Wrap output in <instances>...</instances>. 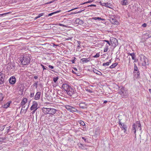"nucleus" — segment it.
<instances>
[{"label": "nucleus", "mask_w": 151, "mask_h": 151, "mask_svg": "<svg viewBox=\"0 0 151 151\" xmlns=\"http://www.w3.org/2000/svg\"><path fill=\"white\" fill-rule=\"evenodd\" d=\"M42 111L45 114L54 115L56 112L57 110L53 108L43 107L42 108Z\"/></svg>", "instance_id": "obj_1"}, {"label": "nucleus", "mask_w": 151, "mask_h": 151, "mask_svg": "<svg viewBox=\"0 0 151 151\" xmlns=\"http://www.w3.org/2000/svg\"><path fill=\"white\" fill-rule=\"evenodd\" d=\"M20 60L22 64L23 65H26L30 63V58L28 56H24L20 57Z\"/></svg>", "instance_id": "obj_2"}, {"label": "nucleus", "mask_w": 151, "mask_h": 151, "mask_svg": "<svg viewBox=\"0 0 151 151\" xmlns=\"http://www.w3.org/2000/svg\"><path fill=\"white\" fill-rule=\"evenodd\" d=\"M119 93L122 98H127L129 95L128 91L124 88L122 87L120 89Z\"/></svg>", "instance_id": "obj_3"}, {"label": "nucleus", "mask_w": 151, "mask_h": 151, "mask_svg": "<svg viewBox=\"0 0 151 151\" xmlns=\"http://www.w3.org/2000/svg\"><path fill=\"white\" fill-rule=\"evenodd\" d=\"M27 99L26 98H24L22 100L21 104L22 106V110H27L28 108L29 104L27 103Z\"/></svg>", "instance_id": "obj_4"}, {"label": "nucleus", "mask_w": 151, "mask_h": 151, "mask_svg": "<svg viewBox=\"0 0 151 151\" xmlns=\"http://www.w3.org/2000/svg\"><path fill=\"white\" fill-rule=\"evenodd\" d=\"M38 104L36 101H33L32 102V105L30 108V110H33L32 113H34L38 109Z\"/></svg>", "instance_id": "obj_5"}, {"label": "nucleus", "mask_w": 151, "mask_h": 151, "mask_svg": "<svg viewBox=\"0 0 151 151\" xmlns=\"http://www.w3.org/2000/svg\"><path fill=\"white\" fill-rule=\"evenodd\" d=\"M112 43L111 41L104 40V45H106L104 48V52L107 51L109 46L111 45Z\"/></svg>", "instance_id": "obj_6"}, {"label": "nucleus", "mask_w": 151, "mask_h": 151, "mask_svg": "<svg viewBox=\"0 0 151 151\" xmlns=\"http://www.w3.org/2000/svg\"><path fill=\"white\" fill-rule=\"evenodd\" d=\"M111 88H110V87H109V88L110 89H112L113 91H117L119 88V86L115 83H113L111 85Z\"/></svg>", "instance_id": "obj_7"}, {"label": "nucleus", "mask_w": 151, "mask_h": 151, "mask_svg": "<svg viewBox=\"0 0 151 151\" xmlns=\"http://www.w3.org/2000/svg\"><path fill=\"white\" fill-rule=\"evenodd\" d=\"M68 90L66 92L67 94L70 96H72L75 93V91L74 89L70 87H69Z\"/></svg>", "instance_id": "obj_8"}, {"label": "nucleus", "mask_w": 151, "mask_h": 151, "mask_svg": "<svg viewBox=\"0 0 151 151\" xmlns=\"http://www.w3.org/2000/svg\"><path fill=\"white\" fill-rule=\"evenodd\" d=\"M112 58H111V57L108 55L107 58L104 60V66L108 65L109 64L111 63V60Z\"/></svg>", "instance_id": "obj_9"}, {"label": "nucleus", "mask_w": 151, "mask_h": 151, "mask_svg": "<svg viewBox=\"0 0 151 151\" xmlns=\"http://www.w3.org/2000/svg\"><path fill=\"white\" fill-rule=\"evenodd\" d=\"M5 74L0 72V85L3 84L5 81Z\"/></svg>", "instance_id": "obj_10"}, {"label": "nucleus", "mask_w": 151, "mask_h": 151, "mask_svg": "<svg viewBox=\"0 0 151 151\" xmlns=\"http://www.w3.org/2000/svg\"><path fill=\"white\" fill-rule=\"evenodd\" d=\"M69 22V21L68 20H67L66 19H64V21H62V22H64V23H65L66 25H65L64 24H63L61 23H59L58 24V25L60 26H62L63 27H65L67 28H68V26L67 25L68 24V22Z\"/></svg>", "instance_id": "obj_11"}, {"label": "nucleus", "mask_w": 151, "mask_h": 151, "mask_svg": "<svg viewBox=\"0 0 151 151\" xmlns=\"http://www.w3.org/2000/svg\"><path fill=\"white\" fill-rule=\"evenodd\" d=\"M141 58V60L143 61L142 64L143 66H145L147 65L146 60L147 58L144 55H142L141 57H140Z\"/></svg>", "instance_id": "obj_12"}, {"label": "nucleus", "mask_w": 151, "mask_h": 151, "mask_svg": "<svg viewBox=\"0 0 151 151\" xmlns=\"http://www.w3.org/2000/svg\"><path fill=\"white\" fill-rule=\"evenodd\" d=\"M16 81V79L14 76H11L9 79V83L11 84H14Z\"/></svg>", "instance_id": "obj_13"}, {"label": "nucleus", "mask_w": 151, "mask_h": 151, "mask_svg": "<svg viewBox=\"0 0 151 151\" xmlns=\"http://www.w3.org/2000/svg\"><path fill=\"white\" fill-rule=\"evenodd\" d=\"M41 95V92H37L34 96V99L35 100H38L40 99Z\"/></svg>", "instance_id": "obj_14"}, {"label": "nucleus", "mask_w": 151, "mask_h": 151, "mask_svg": "<svg viewBox=\"0 0 151 151\" xmlns=\"http://www.w3.org/2000/svg\"><path fill=\"white\" fill-rule=\"evenodd\" d=\"M11 103V101H9L4 105L2 106L1 107L3 108L7 109L9 106L10 105Z\"/></svg>", "instance_id": "obj_15"}, {"label": "nucleus", "mask_w": 151, "mask_h": 151, "mask_svg": "<svg viewBox=\"0 0 151 151\" xmlns=\"http://www.w3.org/2000/svg\"><path fill=\"white\" fill-rule=\"evenodd\" d=\"M80 107L82 109L87 108V105L85 102H81L79 104Z\"/></svg>", "instance_id": "obj_16"}, {"label": "nucleus", "mask_w": 151, "mask_h": 151, "mask_svg": "<svg viewBox=\"0 0 151 151\" xmlns=\"http://www.w3.org/2000/svg\"><path fill=\"white\" fill-rule=\"evenodd\" d=\"M129 4V1L127 0H123L120 2L121 4L123 6H126Z\"/></svg>", "instance_id": "obj_17"}, {"label": "nucleus", "mask_w": 151, "mask_h": 151, "mask_svg": "<svg viewBox=\"0 0 151 151\" xmlns=\"http://www.w3.org/2000/svg\"><path fill=\"white\" fill-rule=\"evenodd\" d=\"M122 130H124V133H126L127 129V127L126 125L124 124L122 126H120Z\"/></svg>", "instance_id": "obj_18"}, {"label": "nucleus", "mask_w": 151, "mask_h": 151, "mask_svg": "<svg viewBox=\"0 0 151 151\" xmlns=\"http://www.w3.org/2000/svg\"><path fill=\"white\" fill-rule=\"evenodd\" d=\"M111 22V23L114 24L116 25H118L119 24V22L116 20L115 19L112 18L110 20Z\"/></svg>", "instance_id": "obj_19"}, {"label": "nucleus", "mask_w": 151, "mask_h": 151, "mask_svg": "<svg viewBox=\"0 0 151 151\" xmlns=\"http://www.w3.org/2000/svg\"><path fill=\"white\" fill-rule=\"evenodd\" d=\"M70 86L66 84H63L62 85V87L66 91Z\"/></svg>", "instance_id": "obj_20"}, {"label": "nucleus", "mask_w": 151, "mask_h": 151, "mask_svg": "<svg viewBox=\"0 0 151 151\" xmlns=\"http://www.w3.org/2000/svg\"><path fill=\"white\" fill-rule=\"evenodd\" d=\"M133 73L135 77L136 78H138L139 77L140 73L139 70L138 71H134Z\"/></svg>", "instance_id": "obj_21"}, {"label": "nucleus", "mask_w": 151, "mask_h": 151, "mask_svg": "<svg viewBox=\"0 0 151 151\" xmlns=\"http://www.w3.org/2000/svg\"><path fill=\"white\" fill-rule=\"evenodd\" d=\"M90 58H82L81 60L83 62V63H87L89 62L90 60Z\"/></svg>", "instance_id": "obj_22"}, {"label": "nucleus", "mask_w": 151, "mask_h": 151, "mask_svg": "<svg viewBox=\"0 0 151 151\" xmlns=\"http://www.w3.org/2000/svg\"><path fill=\"white\" fill-rule=\"evenodd\" d=\"M75 22L76 24H81L83 23V20L80 19L79 18L76 19L75 20Z\"/></svg>", "instance_id": "obj_23"}, {"label": "nucleus", "mask_w": 151, "mask_h": 151, "mask_svg": "<svg viewBox=\"0 0 151 151\" xmlns=\"http://www.w3.org/2000/svg\"><path fill=\"white\" fill-rule=\"evenodd\" d=\"M93 72L94 73H96V74H97L100 75H101L102 74L101 73V72L98 71V70H97L95 68H93Z\"/></svg>", "instance_id": "obj_24"}, {"label": "nucleus", "mask_w": 151, "mask_h": 151, "mask_svg": "<svg viewBox=\"0 0 151 151\" xmlns=\"http://www.w3.org/2000/svg\"><path fill=\"white\" fill-rule=\"evenodd\" d=\"M104 6H105L109 8H111L112 6L111 4L107 2L106 3H104Z\"/></svg>", "instance_id": "obj_25"}, {"label": "nucleus", "mask_w": 151, "mask_h": 151, "mask_svg": "<svg viewBox=\"0 0 151 151\" xmlns=\"http://www.w3.org/2000/svg\"><path fill=\"white\" fill-rule=\"evenodd\" d=\"M104 24H105V25L107 24L108 25L106 26L105 27H106V28H107V29H110V23L109 22H105L104 23Z\"/></svg>", "instance_id": "obj_26"}, {"label": "nucleus", "mask_w": 151, "mask_h": 151, "mask_svg": "<svg viewBox=\"0 0 151 151\" xmlns=\"http://www.w3.org/2000/svg\"><path fill=\"white\" fill-rule=\"evenodd\" d=\"M128 55H130L131 56H132V59L133 60H134L135 59V54L134 53H128Z\"/></svg>", "instance_id": "obj_27"}, {"label": "nucleus", "mask_w": 151, "mask_h": 151, "mask_svg": "<svg viewBox=\"0 0 151 151\" xmlns=\"http://www.w3.org/2000/svg\"><path fill=\"white\" fill-rule=\"evenodd\" d=\"M132 131L134 132V134H135V135H136V129L135 128V124L134 123L132 125Z\"/></svg>", "instance_id": "obj_28"}, {"label": "nucleus", "mask_w": 151, "mask_h": 151, "mask_svg": "<svg viewBox=\"0 0 151 151\" xmlns=\"http://www.w3.org/2000/svg\"><path fill=\"white\" fill-rule=\"evenodd\" d=\"M5 97V95L2 93H0V101H3Z\"/></svg>", "instance_id": "obj_29"}, {"label": "nucleus", "mask_w": 151, "mask_h": 151, "mask_svg": "<svg viewBox=\"0 0 151 151\" xmlns=\"http://www.w3.org/2000/svg\"><path fill=\"white\" fill-rule=\"evenodd\" d=\"M65 108L68 110L70 111H71L72 106L70 105H66L65 106Z\"/></svg>", "instance_id": "obj_30"}, {"label": "nucleus", "mask_w": 151, "mask_h": 151, "mask_svg": "<svg viewBox=\"0 0 151 151\" xmlns=\"http://www.w3.org/2000/svg\"><path fill=\"white\" fill-rule=\"evenodd\" d=\"M118 65V63H115L112 64L111 66H110L109 68H114L117 65Z\"/></svg>", "instance_id": "obj_31"}, {"label": "nucleus", "mask_w": 151, "mask_h": 151, "mask_svg": "<svg viewBox=\"0 0 151 151\" xmlns=\"http://www.w3.org/2000/svg\"><path fill=\"white\" fill-rule=\"evenodd\" d=\"M78 111V110L76 109H75V108L72 106L70 112H77Z\"/></svg>", "instance_id": "obj_32"}, {"label": "nucleus", "mask_w": 151, "mask_h": 151, "mask_svg": "<svg viewBox=\"0 0 151 151\" xmlns=\"http://www.w3.org/2000/svg\"><path fill=\"white\" fill-rule=\"evenodd\" d=\"M93 0H88V1L85 2L84 3H82L81 4H79V6H80L81 5H82L83 4H86L88 3H90L92 2Z\"/></svg>", "instance_id": "obj_33"}, {"label": "nucleus", "mask_w": 151, "mask_h": 151, "mask_svg": "<svg viewBox=\"0 0 151 151\" xmlns=\"http://www.w3.org/2000/svg\"><path fill=\"white\" fill-rule=\"evenodd\" d=\"M78 122L81 125H82L83 126H84L85 125V124L83 121L82 120H80Z\"/></svg>", "instance_id": "obj_34"}, {"label": "nucleus", "mask_w": 151, "mask_h": 151, "mask_svg": "<svg viewBox=\"0 0 151 151\" xmlns=\"http://www.w3.org/2000/svg\"><path fill=\"white\" fill-rule=\"evenodd\" d=\"M139 70L136 64H134V71H138Z\"/></svg>", "instance_id": "obj_35"}, {"label": "nucleus", "mask_w": 151, "mask_h": 151, "mask_svg": "<svg viewBox=\"0 0 151 151\" xmlns=\"http://www.w3.org/2000/svg\"><path fill=\"white\" fill-rule=\"evenodd\" d=\"M133 10L134 11H137V10H138V7L137 6H136L135 5H134L133 6Z\"/></svg>", "instance_id": "obj_36"}, {"label": "nucleus", "mask_w": 151, "mask_h": 151, "mask_svg": "<svg viewBox=\"0 0 151 151\" xmlns=\"http://www.w3.org/2000/svg\"><path fill=\"white\" fill-rule=\"evenodd\" d=\"M58 77H55L53 78V80L54 82L55 83H56V82L58 81Z\"/></svg>", "instance_id": "obj_37"}, {"label": "nucleus", "mask_w": 151, "mask_h": 151, "mask_svg": "<svg viewBox=\"0 0 151 151\" xmlns=\"http://www.w3.org/2000/svg\"><path fill=\"white\" fill-rule=\"evenodd\" d=\"M139 124H140V122L139 121H137L136 122L135 124V125L136 127H137V126L139 125Z\"/></svg>", "instance_id": "obj_38"}, {"label": "nucleus", "mask_w": 151, "mask_h": 151, "mask_svg": "<svg viewBox=\"0 0 151 151\" xmlns=\"http://www.w3.org/2000/svg\"><path fill=\"white\" fill-rule=\"evenodd\" d=\"M44 15V13H41V14H39L38 16H37V17L39 18L41 17L42 16Z\"/></svg>", "instance_id": "obj_39"}, {"label": "nucleus", "mask_w": 151, "mask_h": 151, "mask_svg": "<svg viewBox=\"0 0 151 151\" xmlns=\"http://www.w3.org/2000/svg\"><path fill=\"white\" fill-rule=\"evenodd\" d=\"M76 58L75 57L73 58V60H72V62L73 63H75V61L76 60Z\"/></svg>", "instance_id": "obj_40"}, {"label": "nucleus", "mask_w": 151, "mask_h": 151, "mask_svg": "<svg viewBox=\"0 0 151 151\" xmlns=\"http://www.w3.org/2000/svg\"><path fill=\"white\" fill-rule=\"evenodd\" d=\"M83 10H81V11L80 12H72L71 13V14H76V13H79L80 12H81L83 11Z\"/></svg>", "instance_id": "obj_41"}, {"label": "nucleus", "mask_w": 151, "mask_h": 151, "mask_svg": "<svg viewBox=\"0 0 151 151\" xmlns=\"http://www.w3.org/2000/svg\"><path fill=\"white\" fill-rule=\"evenodd\" d=\"M99 56V53H96V55H94L93 57L94 58H97V57H98Z\"/></svg>", "instance_id": "obj_42"}, {"label": "nucleus", "mask_w": 151, "mask_h": 151, "mask_svg": "<svg viewBox=\"0 0 151 151\" xmlns=\"http://www.w3.org/2000/svg\"><path fill=\"white\" fill-rule=\"evenodd\" d=\"M4 139L2 138H0V144H1L3 142Z\"/></svg>", "instance_id": "obj_43"}, {"label": "nucleus", "mask_w": 151, "mask_h": 151, "mask_svg": "<svg viewBox=\"0 0 151 151\" xmlns=\"http://www.w3.org/2000/svg\"><path fill=\"white\" fill-rule=\"evenodd\" d=\"M34 96V93H31L30 95V97L32 98Z\"/></svg>", "instance_id": "obj_44"}, {"label": "nucleus", "mask_w": 151, "mask_h": 151, "mask_svg": "<svg viewBox=\"0 0 151 151\" xmlns=\"http://www.w3.org/2000/svg\"><path fill=\"white\" fill-rule=\"evenodd\" d=\"M142 26L144 27H146L147 26V24L145 23L142 24Z\"/></svg>", "instance_id": "obj_45"}, {"label": "nucleus", "mask_w": 151, "mask_h": 151, "mask_svg": "<svg viewBox=\"0 0 151 151\" xmlns=\"http://www.w3.org/2000/svg\"><path fill=\"white\" fill-rule=\"evenodd\" d=\"M137 127L138 128H139V130H141V124H139V125H138L137 126V127H136L137 128Z\"/></svg>", "instance_id": "obj_46"}, {"label": "nucleus", "mask_w": 151, "mask_h": 151, "mask_svg": "<svg viewBox=\"0 0 151 151\" xmlns=\"http://www.w3.org/2000/svg\"><path fill=\"white\" fill-rule=\"evenodd\" d=\"M10 13H11V12H6V13H4V14H1V15H4V14H9Z\"/></svg>", "instance_id": "obj_47"}, {"label": "nucleus", "mask_w": 151, "mask_h": 151, "mask_svg": "<svg viewBox=\"0 0 151 151\" xmlns=\"http://www.w3.org/2000/svg\"><path fill=\"white\" fill-rule=\"evenodd\" d=\"M78 7L75 8H74V9H71V10H69V11H68V12H70V11H73V10H74L76 9H78Z\"/></svg>", "instance_id": "obj_48"}, {"label": "nucleus", "mask_w": 151, "mask_h": 151, "mask_svg": "<svg viewBox=\"0 0 151 151\" xmlns=\"http://www.w3.org/2000/svg\"><path fill=\"white\" fill-rule=\"evenodd\" d=\"M96 6V5H94V4H91L90 5H88V7L89 6Z\"/></svg>", "instance_id": "obj_49"}, {"label": "nucleus", "mask_w": 151, "mask_h": 151, "mask_svg": "<svg viewBox=\"0 0 151 151\" xmlns=\"http://www.w3.org/2000/svg\"><path fill=\"white\" fill-rule=\"evenodd\" d=\"M124 123H122L120 121L119 122V126H122V124H123Z\"/></svg>", "instance_id": "obj_50"}, {"label": "nucleus", "mask_w": 151, "mask_h": 151, "mask_svg": "<svg viewBox=\"0 0 151 151\" xmlns=\"http://www.w3.org/2000/svg\"><path fill=\"white\" fill-rule=\"evenodd\" d=\"M55 13V12H53V13L49 14H48V16H51L53 14H54Z\"/></svg>", "instance_id": "obj_51"}, {"label": "nucleus", "mask_w": 151, "mask_h": 151, "mask_svg": "<svg viewBox=\"0 0 151 151\" xmlns=\"http://www.w3.org/2000/svg\"><path fill=\"white\" fill-rule=\"evenodd\" d=\"M93 19H101L100 18H99V17L97 18L96 17H94V18H93Z\"/></svg>", "instance_id": "obj_52"}, {"label": "nucleus", "mask_w": 151, "mask_h": 151, "mask_svg": "<svg viewBox=\"0 0 151 151\" xmlns=\"http://www.w3.org/2000/svg\"><path fill=\"white\" fill-rule=\"evenodd\" d=\"M48 67L49 68H51V69H53L54 68V67L53 66L51 65H49L48 66Z\"/></svg>", "instance_id": "obj_53"}, {"label": "nucleus", "mask_w": 151, "mask_h": 151, "mask_svg": "<svg viewBox=\"0 0 151 151\" xmlns=\"http://www.w3.org/2000/svg\"><path fill=\"white\" fill-rule=\"evenodd\" d=\"M82 139H83L85 142L86 141V139L83 137H82Z\"/></svg>", "instance_id": "obj_54"}, {"label": "nucleus", "mask_w": 151, "mask_h": 151, "mask_svg": "<svg viewBox=\"0 0 151 151\" xmlns=\"http://www.w3.org/2000/svg\"><path fill=\"white\" fill-rule=\"evenodd\" d=\"M41 66H42V67L43 68V70L46 69V68H45L44 66L43 65H41Z\"/></svg>", "instance_id": "obj_55"}, {"label": "nucleus", "mask_w": 151, "mask_h": 151, "mask_svg": "<svg viewBox=\"0 0 151 151\" xmlns=\"http://www.w3.org/2000/svg\"><path fill=\"white\" fill-rule=\"evenodd\" d=\"M78 42V44H79V45H78V47H79V46H80V42H80V41H78V42Z\"/></svg>", "instance_id": "obj_56"}, {"label": "nucleus", "mask_w": 151, "mask_h": 151, "mask_svg": "<svg viewBox=\"0 0 151 151\" xmlns=\"http://www.w3.org/2000/svg\"><path fill=\"white\" fill-rule=\"evenodd\" d=\"M104 87H105L106 88H107V85L106 84L105 85L104 84Z\"/></svg>", "instance_id": "obj_57"}, {"label": "nucleus", "mask_w": 151, "mask_h": 151, "mask_svg": "<svg viewBox=\"0 0 151 151\" xmlns=\"http://www.w3.org/2000/svg\"><path fill=\"white\" fill-rule=\"evenodd\" d=\"M73 69L77 71V68H74Z\"/></svg>", "instance_id": "obj_58"}, {"label": "nucleus", "mask_w": 151, "mask_h": 151, "mask_svg": "<svg viewBox=\"0 0 151 151\" xmlns=\"http://www.w3.org/2000/svg\"><path fill=\"white\" fill-rule=\"evenodd\" d=\"M114 42L117 41L116 39H115V38L114 39Z\"/></svg>", "instance_id": "obj_59"}, {"label": "nucleus", "mask_w": 151, "mask_h": 151, "mask_svg": "<svg viewBox=\"0 0 151 151\" xmlns=\"http://www.w3.org/2000/svg\"><path fill=\"white\" fill-rule=\"evenodd\" d=\"M149 92L151 93V89H149Z\"/></svg>", "instance_id": "obj_60"}, {"label": "nucleus", "mask_w": 151, "mask_h": 151, "mask_svg": "<svg viewBox=\"0 0 151 151\" xmlns=\"http://www.w3.org/2000/svg\"><path fill=\"white\" fill-rule=\"evenodd\" d=\"M37 76H35L34 77V78H35V79H37Z\"/></svg>", "instance_id": "obj_61"}, {"label": "nucleus", "mask_w": 151, "mask_h": 151, "mask_svg": "<svg viewBox=\"0 0 151 151\" xmlns=\"http://www.w3.org/2000/svg\"><path fill=\"white\" fill-rule=\"evenodd\" d=\"M107 102V101L106 100H104V104L106 103Z\"/></svg>", "instance_id": "obj_62"}, {"label": "nucleus", "mask_w": 151, "mask_h": 151, "mask_svg": "<svg viewBox=\"0 0 151 151\" xmlns=\"http://www.w3.org/2000/svg\"><path fill=\"white\" fill-rule=\"evenodd\" d=\"M38 151H43L41 149H40Z\"/></svg>", "instance_id": "obj_63"}, {"label": "nucleus", "mask_w": 151, "mask_h": 151, "mask_svg": "<svg viewBox=\"0 0 151 151\" xmlns=\"http://www.w3.org/2000/svg\"><path fill=\"white\" fill-rule=\"evenodd\" d=\"M35 19H37L38 18L37 17H37H35Z\"/></svg>", "instance_id": "obj_64"}]
</instances>
